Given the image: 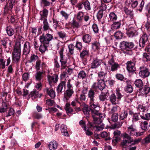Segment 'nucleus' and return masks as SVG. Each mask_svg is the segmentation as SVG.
Returning a JSON list of instances; mask_svg holds the SVG:
<instances>
[{
    "instance_id": "f257e3e1",
    "label": "nucleus",
    "mask_w": 150,
    "mask_h": 150,
    "mask_svg": "<svg viewBox=\"0 0 150 150\" xmlns=\"http://www.w3.org/2000/svg\"><path fill=\"white\" fill-rule=\"evenodd\" d=\"M71 80L69 79L67 82V89L64 93L63 100L67 102L74 93V91L73 86L71 83Z\"/></svg>"
},
{
    "instance_id": "f03ea898",
    "label": "nucleus",
    "mask_w": 150,
    "mask_h": 150,
    "mask_svg": "<svg viewBox=\"0 0 150 150\" xmlns=\"http://www.w3.org/2000/svg\"><path fill=\"white\" fill-rule=\"evenodd\" d=\"M136 62V59L134 58L132 60L128 61L126 63L127 69L129 73L133 72L135 71V65Z\"/></svg>"
},
{
    "instance_id": "7ed1b4c3",
    "label": "nucleus",
    "mask_w": 150,
    "mask_h": 150,
    "mask_svg": "<svg viewBox=\"0 0 150 150\" xmlns=\"http://www.w3.org/2000/svg\"><path fill=\"white\" fill-rule=\"evenodd\" d=\"M53 38V36L51 34L47 33L45 35L43 34L40 37V40L42 44L48 45L50 41Z\"/></svg>"
},
{
    "instance_id": "20e7f679",
    "label": "nucleus",
    "mask_w": 150,
    "mask_h": 150,
    "mask_svg": "<svg viewBox=\"0 0 150 150\" xmlns=\"http://www.w3.org/2000/svg\"><path fill=\"white\" fill-rule=\"evenodd\" d=\"M108 65L111 68L110 70L112 71H117L120 68L119 64L115 62L114 57L112 56L111 58L108 61Z\"/></svg>"
},
{
    "instance_id": "39448f33",
    "label": "nucleus",
    "mask_w": 150,
    "mask_h": 150,
    "mask_svg": "<svg viewBox=\"0 0 150 150\" xmlns=\"http://www.w3.org/2000/svg\"><path fill=\"white\" fill-rule=\"evenodd\" d=\"M140 71L139 75L142 78H145L148 77L150 75L149 70L146 67L142 66L139 68Z\"/></svg>"
},
{
    "instance_id": "423d86ee",
    "label": "nucleus",
    "mask_w": 150,
    "mask_h": 150,
    "mask_svg": "<svg viewBox=\"0 0 150 150\" xmlns=\"http://www.w3.org/2000/svg\"><path fill=\"white\" fill-rule=\"evenodd\" d=\"M127 131L130 136H135L139 137L143 135L144 132H137V130L132 125L129 126L127 128Z\"/></svg>"
},
{
    "instance_id": "0eeeda50",
    "label": "nucleus",
    "mask_w": 150,
    "mask_h": 150,
    "mask_svg": "<svg viewBox=\"0 0 150 150\" xmlns=\"http://www.w3.org/2000/svg\"><path fill=\"white\" fill-rule=\"evenodd\" d=\"M101 8L98 11L97 15V18L99 21H101L103 15V12L107 8L106 5L104 4H102Z\"/></svg>"
},
{
    "instance_id": "6e6552de",
    "label": "nucleus",
    "mask_w": 150,
    "mask_h": 150,
    "mask_svg": "<svg viewBox=\"0 0 150 150\" xmlns=\"http://www.w3.org/2000/svg\"><path fill=\"white\" fill-rule=\"evenodd\" d=\"M31 46L30 43L28 41H26L23 45V54L25 55H27L30 52Z\"/></svg>"
},
{
    "instance_id": "1a4fd4ad",
    "label": "nucleus",
    "mask_w": 150,
    "mask_h": 150,
    "mask_svg": "<svg viewBox=\"0 0 150 150\" xmlns=\"http://www.w3.org/2000/svg\"><path fill=\"white\" fill-rule=\"evenodd\" d=\"M71 28L72 29L71 32L72 34H74L77 32V29L81 26V24L75 20H73L71 23Z\"/></svg>"
},
{
    "instance_id": "9d476101",
    "label": "nucleus",
    "mask_w": 150,
    "mask_h": 150,
    "mask_svg": "<svg viewBox=\"0 0 150 150\" xmlns=\"http://www.w3.org/2000/svg\"><path fill=\"white\" fill-rule=\"evenodd\" d=\"M148 40L147 35L146 34L143 35L140 38L139 41V44L140 47L143 48L145 45V44Z\"/></svg>"
},
{
    "instance_id": "9b49d317",
    "label": "nucleus",
    "mask_w": 150,
    "mask_h": 150,
    "mask_svg": "<svg viewBox=\"0 0 150 150\" xmlns=\"http://www.w3.org/2000/svg\"><path fill=\"white\" fill-rule=\"evenodd\" d=\"M15 29L16 30L15 32L14 29L12 28L11 26L7 27L6 30L8 35L9 36H12L15 33L16 35L18 33V27L15 28Z\"/></svg>"
},
{
    "instance_id": "f8f14e48",
    "label": "nucleus",
    "mask_w": 150,
    "mask_h": 150,
    "mask_svg": "<svg viewBox=\"0 0 150 150\" xmlns=\"http://www.w3.org/2000/svg\"><path fill=\"white\" fill-rule=\"evenodd\" d=\"M66 82L65 81H61L58 86L57 88V91L58 93H62L65 90L66 87Z\"/></svg>"
},
{
    "instance_id": "ddd939ff",
    "label": "nucleus",
    "mask_w": 150,
    "mask_h": 150,
    "mask_svg": "<svg viewBox=\"0 0 150 150\" xmlns=\"http://www.w3.org/2000/svg\"><path fill=\"white\" fill-rule=\"evenodd\" d=\"M47 79L50 84H51L52 82L56 83L58 80V75L55 74L51 76L48 75L47 76Z\"/></svg>"
},
{
    "instance_id": "4468645a",
    "label": "nucleus",
    "mask_w": 150,
    "mask_h": 150,
    "mask_svg": "<svg viewBox=\"0 0 150 150\" xmlns=\"http://www.w3.org/2000/svg\"><path fill=\"white\" fill-rule=\"evenodd\" d=\"M57 49L59 50V53L60 54V57H64V56L63 55V51L65 46L63 42H59L57 45Z\"/></svg>"
},
{
    "instance_id": "2eb2a0df",
    "label": "nucleus",
    "mask_w": 150,
    "mask_h": 150,
    "mask_svg": "<svg viewBox=\"0 0 150 150\" xmlns=\"http://www.w3.org/2000/svg\"><path fill=\"white\" fill-rule=\"evenodd\" d=\"M81 106H83L82 110L84 114L86 115L87 117H88L89 114V112H91V108H89L88 105L84 103H82Z\"/></svg>"
},
{
    "instance_id": "dca6fc26",
    "label": "nucleus",
    "mask_w": 150,
    "mask_h": 150,
    "mask_svg": "<svg viewBox=\"0 0 150 150\" xmlns=\"http://www.w3.org/2000/svg\"><path fill=\"white\" fill-rule=\"evenodd\" d=\"M60 62L61 63V69H65L67 67V58L64 56L60 57Z\"/></svg>"
},
{
    "instance_id": "f3484780",
    "label": "nucleus",
    "mask_w": 150,
    "mask_h": 150,
    "mask_svg": "<svg viewBox=\"0 0 150 150\" xmlns=\"http://www.w3.org/2000/svg\"><path fill=\"white\" fill-rule=\"evenodd\" d=\"M21 53L12 52V60L15 63H17L20 61Z\"/></svg>"
},
{
    "instance_id": "a211bd4d",
    "label": "nucleus",
    "mask_w": 150,
    "mask_h": 150,
    "mask_svg": "<svg viewBox=\"0 0 150 150\" xmlns=\"http://www.w3.org/2000/svg\"><path fill=\"white\" fill-rule=\"evenodd\" d=\"M101 60L97 58H94L91 64V67L92 69L96 68L100 65Z\"/></svg>"
},
{
    "instance_id": "6ab92c4d",
    "label": "nucleus",
    "mask_w": 150,
    "mask_h": 150,
    "mask_svg": "<svg viewBox=\"0 0 150 150\" xmlns=\"http://www.w3.org/2000/svg\"><path fill=\"white\" fill-rule=\"evenodd\" d=\"M12 52L21 53V44L19 42H16Z\"/></svg>"
},
{
    "instance_id": "aec40b11",
    "label": "nucleus",
    "mask_w": 150,
    "mask_h": 150,
    "mask_svg": "<svg viewBox=\"0 0 150 150\" xmlns=\"http://www.w3.org/2000/svg\"><path fill=\"white\" fill-rule=\"evenodd\" d=\"M42 26L44 31H46L49 30H51L49 23L46 18H44L43 20V24Z\"/></svg>"
},
{
    "instance_id": "412c9836",
    "label": "nucleus",
    "mask_w": 150,
    "mask_h": 150,
    "mask_svg": "<svg viewBox=\"0 0 150 150\" xmlns=\"http://www.w3.org/2000/svg\"><path fill=\"white\" fill-rule=\"evenodd\" d=\"M45 71L42 70V71H38L35 74V76L36 80L40 81L43 78V74H45Z\"/></svg>"
},
{
    "instance_id": "4be33fe9",
    "label": "nucleus",
    "mask_w": 150,
    "mask_h": 150,
    "mask_svg": "<svg viewBox=\"0 0 150 150\" xmlns=\"http://www.w3.org/2000/svg\"><path fill=\"white\" fill-rule=\"evenodd\" d=\"M117 18V13L114 12L110 13L109 16V20L112 22H115Z\"/></svg>"
},
{
    "instance_id": "5701e85b",
    "label": "nucleus",
    "mask_w": 150,
    "mask_h": 150,
    "mask_svg": "<svg viewBox=\"0 0 150 150\" xmlns=\"http://www.w3.org/2000/svg\"><path fill=\"white\" fill-rule=\"evenodd\" d=\"M109 95V92L108 90H107L105 93L102 92L99 96V100L102 101L105 100L107 99V96Z\"/></svg>"
},
{
    "instance_id": "b1692460",
    "label": "nucleus",
    "mask_w": 150,
    "mask_h": 150,
    "mask_svg": "<svg viewBox=\"0 0 150 150\" xmlns=\"http://www.w3.org/2000/svg\"><path fill=\"white\" fill-rule=\"evenodd\" d=\"M120 48L122 50L125 51L124 52L127 53V41H123L120 42Z\"/></svg>"
},
{
    "instance_id": "393cba45",
    "label": "nucleus",
    "mask_w": 150,
    "mask_h": 150,
    "mask_svg": "<svg viewBox=\"0 0 150 150\" xmlns=\"http://www.w3.org/2000/svg\"><path fill=\"white\" fill-rule=\"evenodd\" d=\"M100 109H92L91 108V112L93 118L96 117H98V116L101 115L99 112Z\"/></svg>"
},
{
    "instance_id": "a878e982",
    "label": "nucleus",
    "mask_w": 150,
    "mask_h": 150,
    "mask_svg": "<svg viewBox=\"0 0 150 150\" xmlns=\"http://www.w3.org/2000/svg\"><path fill=\"white\" fill-rule=\"evenodd\" d=\"M97 81L98 83V88L101 91L103 90L105 86L104 79L97 80Z\"/></svg>"
},
{
    "instance_id": "bb28decb",
    "label": "nucleus",
    "mask_w": 150,
    "mask_h": 150,
    "mask_svg": "<svg viewBox=\"0 0 150 150\" xmlns=\"http://www.w3.org/2000/svg\"><path fill=\"white\" fill-rule=\"evenodd\" d=\"M58 146L57 143L56 141L50 142L48 145V146L50 150H55Z\"/></svg>"
},
{
    "instance_id": "cd10ccee",
    "label": "nucleus",
    "mask_w": 150,
    "mask_h": 150,
    "mask_svg": "<svg viewBox=\"0 0 150 150\" xmlns=\"http://www.w3.org/2000/svg\"><path fill=\"white\" fill-rule=\"evenodd\" d=\"M140 91L143 94H147L150 92V88L148 85H146L142 88L140 89Z\"/></svg>"
},
{
    "instance_id": "c85d7f7f",
    "label": "nucleus",
    "mask_w": 150,
    "mask_h": 150,
    "mask_svg": "<svg viewBox=\"0 0 150 150\" xmlns=\"http://www.w3.org/2000/svg\"><path fill=\"white\" fill-rule=\"evenodd\" d=\"M127 33L129 37H132L137 34L136 30L133 28H129Z\"/></svg>"
},
{
    "instance_id": "c756f323",
    "label": "nucleus",
    "mask_w": 150,
    "mask_h": 150,
    "mask_svg": "<svg viewBox=\"0 0 150 150\" xmlns=\"http://www.w3.org/2000/svg\"><path fill=\"white\" fill-rule=\"evenodd\" d=\"M46 92L52 98H54L55 96V92L52 89H50L48 88L45 89Z\"/></svg>"
},
{
    "instance_id": "7c9ffc66",
    "label": "nucleus",
    "mask_w": 150,
    "mask_h": 150,
    "mask_svg": "<svg viewBox=\"0 0 150 150\" xmlns=\"http://www.w3.org/2000/svg\"><path fill=\"white\" fill-rule=\"evenodd\" d=\"M91 37L88 34H87L83 35L82 37L83 41L86 43H89L91 41Z\"/></svg>"
},
{
    "instance_id": "2f4dec72",
    "label": "nucleus",
    "mask_w": 150,
    "mask_h": 150,
    "mask_svg": "<svg viewBox=\"0 0 150 150\" xmlns=\"http://www.w3.org/2000/svg\"><path fill=\"white\" fill-rule=\"evenodd\" d=\"M76 86L77 88L79 89L81 88H84V89H83L82 90L83 92V93H85L86 92V91L87 90V89L88 88V87H84L83 86V84L81 82H80L77 81L76 83Z\"/></svg>"
},
{
    "instance_id": "473e14b6",
    "label": "nucleus",
    "mask_w": 150,
    "mask_h": 150,
    "mask_svg": "<svg viewBox=\"0 0 150 150\" xmlns=\"http://www.w3.org/2000/svg\"><path fill=\"white\" fill-rule=\"evenodd\" d=\"M95 93L94 91L92 89H90L88 92V97L89 98L90 101H95Z\"/></svg>"
},
{
    "instance_id": "72a5a7b5",
    "label": "nucleus",
    "mask_w": 150,
    "mask_h": 150,
    "mask_svg": "<svg viewBox=\"0 0 150 150\" xmlns=\"http://www.w3.org/2000/svg\"><path fill=\"white\" fill-rule=\"evenodd\" d=\"M64 108L67 114H71L73 111V109L71 107V105L69 103H67L66 104Z\"/></svg>"
},
{
    "instance_id": "f704fd0d",
    "label": "nucleus",
    "mask_w": 150,
    "mask_h": 150,
    "mask_svg": "<svg viewBox=\"0 0 150 150\" xmlns=\"http://www.w3.org/2000/svg\"><path fill=\"white\" fill-rule=\"evenodd\" d=\"M42 12L41 14H40V15L41 16V18H40V20H43V18H46L47 17L48 11L45 8L42 11H40V12Z\"/></svg>"
},
{
    "instance_id": "c9c22d12",
    "label": "nucleus",
    "mask_w": 150,
    "mask_h": 150,
    "mask_svg": "<svg viewBox=\"0 0 150 150\" xmlns=\"http://www.w3.org/2000/svg\"><path fill=\"white\" fill-rule=\"evenodd\" d=\"M127 115L128 113L127 111H122L120 114L119 119L120 120H124L127 118Z\"/></svg>"
},
{
    "instance_id": "e433bc0d",
    "label": "nucleus",
    "mask_w": 150,
    "mask_h": 150,
    "mask_svg": "<svg viewBox=\"0 0 150 150\" xmlns=\"http://www.w3.org/2000/svg\"><path fill=\"white\" fill-rule=\"evenodd\" d=\"M134 45L133 42L127 41V51L130 52V54L132 53L131 49L134 48Z\"/></svg>"
},
{
    "instance_id": "4c0bfd02",
    "label": "nucleus",
    "mask_w": 150,
    "mask_h": 150,
    "mask_svg": "<svg viewBox=\"0 0 150 150\" xmlns=\"http://www.w3.org/2000/svg\"><path fill=\"white\" fill-rule=\"evenodd\" d=\"M94 101H90L89 103V106L92 109H100L99 105L94 102Z\"/></svg>"
},
{
    "instance_id": "58836bf2",
    "label": "nucleus",
    "mask_w": 150,
    "mask_h": 150,
    "mask_svg": "<svg viewBox=\"0 0 150 150\" xmlns=\"http://www.w3.org/2000/svg\"><path fill=\"white\" fill-rule=\"evenodd\" d=\"M117 97L115 95L112 94L109 97V100L112 104L115 105L117 104Z\"/></svg>"
},
{
    "instance_id": "ea45409f",
    "label": "nucleus",
    "mask_w": 150,
    "mask_h": 150,
    "mask_svg": "<svg viewBox=\"0 0 150 150\" xmlns=\"http://www.w3.org/2000/svg\"><path fill=\"white\" fill-rule=\"evenodd\" d=\"M87 76L86 73L84 71H80L78 74L77 77L79 79H86Z\"/></svg>"
},
{
    "instance_id": "a19ab883",
    "label": "nucleus",
    "mask_w": 150,
    "mask_h": 150,
    "mask_svg": "<svg viewBox=\"0 0 150 150\" xmlns=\"http://www.w3.org/2000/svg\"><path fill=\"white\" fill-rule=\"evenodd\" d=\"M121 23L120 21L115 22L112 25L111 29L112 30L117 29L120 27Z\"/></svg>"
},
{
    "instance_id": "79ce46f5",
    "label": "nucleus",
    "mask_w": 150,
    "mask_h": 150,
    "mask_svg": "<svg viewBox=\"0 0 150 150\" xmlns=\"http://www.w3.org/2000/svg\"><path fill=\"white\" fill-rule=\"evenodd\" d=\"M85 9L86 11H89L91 9V6L90 2L88 0H86L83 2Z\"/></svg>"
},
{
    "instance_id": "37998d69",
    "label": "nucleus",
    "mask_w": 150,
    "mask_h": 150,
    "mask_svg": "<svg viewBox=\"0 0 150 150\" xmlns=\"http://www.w3.org/2000/svg\"><path fill=\"white\" fill-rule=\"evenodd\" d=\"M61 131L63 134L65 136H67L69 134L67 130V127L65 125H62L61 126Z\"/></svg>"
},
{
    "instance_id": "c03bdc74",
    "label": "nucleus",
    "mask_w": 150,
    "mask_h": 150,
    "mask_svg": "<svg viewBox=\"0 0 150 150\" xmlns=\"http://www.w3.org/2000/svg\"><path fill=\"white\" fill-rule=\"evenodd\" d=\"M136 87L141 88L143 86V83L142 81L140 79L136 80L134 83Z\"/></svg>"
},
{
    "instance_id": "a18cd8bd",
    "label": "nucleus",
    "mask_w": 150,
    "mask_h": 150,
    "mask_svg": "<svg viewBox=\"0 0 150 150\" xmlns=\"http://www.w3.org/2000/svg\"><path fill=\"white\" fill-rule=\"evenodd\" d=\"M84 16V13L82 11L79 12L77 14L76 19L79 22H82L83 20Z\"/></svg>"
},
{
    "instance_id": "49530a36",
    "label": "nucleus",
    "mask_w": 150,
    "mask_h": 150,
    "mask_svg": "<svg viewBox=\"0 0 150 150\" xmlns=\"http://www.w3.org/2000/svg\"><path fill=\"white\" fill-rule=\"evenodd\" d=\"M102 117V116L100 115L98 116V117L93 118V121L94 123L97 124H100L102 122V119H101Z\"/></svg>"
},
{
    "instance_id": "de8ad7c7",
    "label": "nucleus",
    "mask_w": 150,
    "mask_h": 150,
    "mask_svg": "<svg viewBox=\"0 0 150 150\" xmlns=\"http://www.w3.org/2000/svg\"><path fill=\"white\" fill-rule=\"evenodd\" d=\"M38 92L36 90H34L30 92L29 95V97L32 98V99H33V97L34 98H35L38 97Z\"/></svg>"
},
{
    "instance_id": "09e8293b",
    "label": "nucleus",
    "mask_w": 150,
    "mask_h": 150,
    "mask_svg": "<svg viewBox=\"0 0 150 150\" xmlns=\"http://www.w3.org/2000/svg\"><path fill=\"white\" fill-rule=\"evenodd\" d=\"M89 55V51L86 50H83L80 54V56L81 58L87 57Z\"/></svg>"
},
{
    "instance_id": "8fccbe9b",
    "label": "nucleus",
    "mask_w": 150,
    "mask_h": 150,
    "mask_svg": "<svg viewBox=\"0 0 150 150\" xmlns=\"http://www.w3.org/2000/svg\"><path fill=\"white\" fill-rule=\"evenodd\" d=\"M7 108V105L6 102H3L1 105L0 106V112H5Z\"/></svg>"
},
{
    "instance_id": "3c124183",
    "label": "nucleus",
    "mask_w": 150,
    "mask_h": 150,
    "mask_svg": "<svg viewBox=\"0 0 150 150\" xmlns=\"http://www.w3.org/2000/svg\"><path fill=\"white\" fill-rule=\"evenodd\" d=\"M148 122L146 121L142 122L141 123V129L144 130L146 131L148 129Z\"/></svg>"
},
{
    "instance_id": "603ef678",
    "label": "nucleus",
    "mask_w": 150,
    "mask_h": 150,
    "mask_svg": "<svg viewBox=\"0 0 150 150\" xmlns=\"http://www.w3.org/2000/svg\"><path fill=\"white\" fill-rule=\"evenodd\" d=\"M100 47L99 43L97 42L92 43V48L94 51L98 50L100 49Z\"/></svg>"
},
{
    "instance_id": "864d4df0",
    "label": "nucleus",
    "mask_w": 150,
    "mask_h": 150,
    "mask_svg": "<svg viewBox=\"0 0 150 150\" xmlns=\"http://www.w3.org/2000/svg\"><path fill=\"white\" fill-rule=\"evenodd\" d=\"M38 58V57L37 55L34 54H31L30 59V60L28 61L29 62L31 63L33 62H34L36 60H37Z\"/></svg>"
},
{
    "instance_id": "5fc2aeb1",
    "label": "nucleus",
    "mask_w": 150,
    "mask_h": 150,
    "mask_svg": "<svg viewBox=\"0 0 150 150\" xmlns=\"http://www.w3.org/2000/svg\"><path fill=\"white\" fill-rule=\"evenodd\" d=\"M123 137L124 139H128L129 143L132 142L133 139L128 134L124 133L123 134Z\"/></svg>"
},
{
    "instance_id": "6e6d98bb",
    "label": "nucleus",
    "mask_w": 150,
    "mask_h": 150,
    "mask_svg": "<svg viewBox=\"0 0 150 150\" xmlns=\"http://www.w3.org/2000/svg\"><path fill=\"white\" fill-rule=\"evenodd\" d=\"M122 33L120 31H118L115 32L114 33V36L117 39H120L123 37Z\"/></svg>"
},
{
    "instance_id": "4d7b16f0",
    "label": "nucleus",
    "mask_w": 150,
    "mask_h": 150,
    "mask_svg": "<svg viewBox=\"0 0 150 150\" xmlns=\"http://www.w3.org/2000/svg\"><path fill=\"white\" fill-rule=\"evenodd\" d=\"M53 23V27L55 29H57V27L59 26V21H58L57 20L55 19L54 17L52 18Z\"/></svg>"
},
{
    "instance_id": "13d9d810",
    "label": "nucleus",
    "mask_w": 150,
    "mask_h": 150,
    "mask_svg": "<svg viewBox=\"0 0 150 150\" xmlns=\"http://www.w3.org/2000/svg\"><path fill=\"white\" fill-rule=\"evenodd\" d=\"M124 10L125 13L127 15L130 16L131 17H132L133 14V11L128 9L126 7H124Z\"/></svg>"
},
{
    "instance_id": "bf43d9fd",
    "label": "nucleus",
    "mask_w": 150,
    "mask_h": 150,
    "mask_svg": "<svg viewBox=\"0 0 150 150\" xmlns=\"http://www.w3.org/2000/svg\"><path fill=\"white\" fill-rule=\"evenodd\" d=\"M75 47V46L72 44H71L69 45V52L71 54H74Z\"/></svg>"
},
{
    "instance_id": "052dcab7",
    "label": "nucleus",
    "mask_w": 150,
    "mask_h": 150,
    "mask_svg": "<svg viewBox=\"0 0 150 150\" xmlns=\"http://www.w3.org/2000/svg\"><path fill=\"white\" fill-rule=\"evenodd\" d=\"M120 137H114L112 140V144L113 146L115 145L118 142L120 141Z\"/></svg>"
},
{
    "instance_id": "680f3d73",
    "label": "nucleus",
    "mask_w": 150,
    "mask_h": 150,
    "mask_svg": "<svg viewBox=\"0 0 150 150\" xmlns=\"http://www.w3.org/2000/svg\"><path fill=\"white\" fill-rule=\"evenodd\" d=\"M147 113L145 115V116H141V118L144 120H150V112L149 111V110L147 109Z\"/></svg>"
},
{
    "instance_id": "e2e57ef3",
    "label": "nucleus",
    "mask_w": 150,
    "mask_h": 150,
    "mask_svg": "<svg viewBox=\"0 0 150 150\" xmlns=\"http://www.w3.org/2000/svg\"><path fill=\"white\" fill-rule=\"evenodd\" d=\"M47 45L42 44L39 47V50L42 53L44 52H45L47 49Z\"/></svg>"
},
{
    "instance_id": "0e129e2a",
    "label": "nucleus",
    "mask_w": 150,
    "mask_h": 150,
    "mask_svg": "<svg viewBox=\"0 0 150 150\" xmlns=\"http://www.w3.org/2000/svg\"><path fill=\"white\" fill-rule=\"evenodd\" d=\"M125 91L127 93H131L133 91V88L132 85H128L125 88Z\"/></svg>"
},
{
    "instance_id": "69168bd1",
    "label": "nucleus",
    "mask_w": 150,
    "mask_h": 150,
    "mask_svg": "<svg viewBox=\"0 0 150 150\" xmlns=\"http://www.w3.org/2000/svg\"><path fill=\"white\" fill-rule=\"evenodd\" d=\"M118 115L117 113H115L112 115L111 119L112 121L113 122H117L118 119Z\"/></svg>"
},
{
    "instance_id": "338daca9",
    "label": "nucleus",
    "mask_w": 150,
    "mask_h": 150,
    "mask_svg": "<svg viewBox=\"0 0 150 150\" xmlns=\"http://www.w3.org/2000/svg\"><path fill=\"white\" fill-rule=\"evenodd\" d=\"M41 4H43L45 6H48L51 4V2H50L47 0H41L40 1Z\"/></svg>"
},
{
    "instance_id": "774afa93",
    "label": "nucleus",
    "mask_w": 150,
    "mask_h": 150,
    "mask_svg": "<svg viewBox=\"0 0 150 150\" xmlns=\"http://www.w3.org/2000/svg\"><path fill=\"white\" fill-rule=\"evenodd\" d=\"M142 142L144 144L150 143V134L143 139Z\"/></svg>"
}]
</instances>
